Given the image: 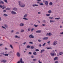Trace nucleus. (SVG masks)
Here are the masks:
<instances>
[{"mask_svg":"<svg viewBox=\"0 0 63 63\" xmlns=\"http://www.w3.org/2000/svg\"><path fill=\"white\" fill-rule=\"evenodd\" d=\"M18 3L19 6L21 7H25V4H23L21 1H18Z\"/></svg>","mask_w":63,"mask_h":63,"instance_id":"nucleus-1","label":"nucleus"},{"mask_svg":"<svg viewBox=\"0 0 63 63\" xmlns=\"http://www.w3.org/2000/svg\"><path fill=\"white\" fill-rule=\"evenodd\" d=\"M57 41H55L53 44V46H56L57 45Z\"/></svg>","mask_w":63,"mask_h":63,"instance_id":"nucleus-2","label":"nucleus"},{"mask_svg":"<svg viewBox=\"0 0 63 63\" xmlns=\"http://www.w3.org/2000/svg\"><path fill=\"white\" fill-rule=\"evenodd\" d=\"M52 35V34L51 32L47 33L46 34V36H50Z\"/></svg>","mask_w":63,"mask_h":63,"instance_id":"nucleus-3","label":"nucleus"},{"mask_svg":"<svg viewBox=\"0 0 63 63\" xmlns=\"http://www.w3.org/2000/svg\"><path fill=\"white\" fill-rule=\"evenodd\" d=\"M16 55L18 57H20V53L19 52H18L16 53Z\"/></svg>","mask_w":63,"mask_h":63,"instance_id":"nucleus-4","label":"nucleus"},{"mask_svg":"<svg viewBox=\"0 0 63 63\" xmlns=\"http://www.w3.org/2000/svg\"><path fill=\"white\" fill-rule=\"evenodd\" d=\"M29 37L30 38H34V36H33V35L32 34H31L29 36Z\"/></svg>","mask_w":63,"mask_h":63,"instance_id":"nucleus-5","label":"nucleus"},{"mask_svg":"<svg viewBox=\"0 0 63 63\" xmlns=\"http://www.w3.org/2000/svg\"><path fill=\"white\" fill-rule=\"evenodd\" d=\"M50 55L52 56H55V54L53 53H50Z\"/></svg>","mask_w":63,"mask_h":63,"instance_id":"nucleus-6","label":"nucleus"},{"mask_svg":"<svg viewBox=\"0 0 63 63\" xmlns=\"http://www.w3.org/2000/svg\"><path fill=\"white\" fill-rule=\"evenodd\" d=\"M11 14H13L14 15H16V13L14 11H12L11 12Z\"/></svg>","mask_w":63,"mask_h":63,"instance_id":"nucleus-7","label":"nucleus"},{"mask_svg":"<svg viewBox=\"0 0 63 63\" xmlns=\"http://www.w3.org/2000/svg\"><path fill=\"white\" fill-rule=\"evenodd\" d=\"M7 62V60H2L1 61V62H3V63H6Z\"/></svg>","mask_w":63,"mask_h":63,"instance_id":"nucleus-8","label":"nucleus"},{"mask_svg":"<svg viewBox=\"0 0 63 63\" xmlns=\"http://www.w3.org/2000/svg\"><path fill=\"white\" fill-rule=\"evenodd\" d=\"M41 32H42V31H41V30L37 31L36 32V33H41Z\"/></svg>","mask_w":63,"mask_h":63,"instance_id":"nucleus-9","label":"nucleus"},{"mask_svg":"<svg viewBox=\"0 0 63 63\" xmlns=\"http://www.w3.org/2000/svg\"><path fill=\"white\" fill-rule=\"evenodd\" d=\"M24 25V23H21L19 25L20 26H23Z\"/></svg>","mask_w":63,"mask_h":63,"instance_id":"nucleus-10","label":"nucleus"},{"mask_svg":"<svg viewBox=\"0 0 63 63\" xmlns=\"http://www.w3.org/2000/svg\"><path fill=\"white\" fill-rule=\"evenodd\" d=\"M20 62L21 63H24V62H22V58H21L20 60Z\"/></svg>","mask_w":63,"mask_h":63,"instance_id":"nucleus-11","label":"nucleus"},{"mask_svg":"<svg viewBox=\"0 0 63 63\" xmlns=\"http://www.w3.org/2000/svg\"><path fill=\"white\" fill-rule=\"evenodd\" d=\"M13 10H14V11H17V9L16 8H13Z\"/></svg>","mask_w":63,"mask_h":63,"instance_id":"nucleus-12","label":"nucleus"},{"mask_svg":"<svg viewBox=\"0 0 63 63\" xmlns=\"http://www.w3.org/2000/svg\"><path fill=\"white\" fill-rule=\"evenodd\" d=\"M45 4L46 5V6H48V1H45Z\"/></svg>","mask_w":63,"mask_h":63,"instance_id":"nucleus-13","label":"nucleus"},{"mask_svg":"<svg viewBox=\"0 0 63 63\" xmlns=\"http://www.w3.org/2000/svg\"><path fill=\"white\" fill-rule=\"evenodd\" d=\"M32 6L33 7H35V6L38 7V6L39 5L38 4H33Z\"/></svg>","mask_w":63,"mask_h":63,"instance_id":"nucleus-14","label":"nucleus"},{"mask_svg":"<svg viewBox=\"0 0 63 63\" xmlns=\"http://www.w3.org/2000/svg\"><path fill=\"white\" fill-rule=\"evenodd\" d=\"M48 39V37H45L43 38V39L44 40H47Z\"/></svg>","mask_w":63,"mask_h":63,"instance_id":"nucleus-15","label":"nucleus"},{"mask_svg":"<svg viewBox=\"0 0 63 63\" xmlns=\"http://www.w3.org/2000/svg\"><path fill=\"white\" fill-rule=\"evenodd\" d=\"M4 4V3L3 1L2 0L0 1V4Z\"/></svg>","mask_w":63,"mask_h":63,"instance_id":"nucleus-16","label":"nucleus"},{"mask_svg":"<svg viewBox=\"0 0 63 63\" xmlns=\"http://www.w3.org/2000/svg\"><path fill=\"white\" fill-rule=\"evenodd\" d=\"M56 59H57L58 60V57H55L54 58V61H55Z\"/></svg>","mask_w":63,"mask_h":63,"instance_id":"nucleus-17","label":"nucleus"},{"mask_svg":"<svg viewBox=\"0 0 63 63\" xmlns=\"http://www.w3.org/2000/svg\"><path fill=\"white\" fill-rule=\"evenodd\" d=\"M4 26L6 27V28H8V26L6 24H4Z\"/></svg>","mask_w":63,"mask_h":63,"instance_id":"nucleus-18","label":"nucleus"},{"mask_svg":"<svg viewBox=\"0 0 63 63\" xmlns=\"http://www.w3.org/2000/svg\"><path fill=\"white\" fill-rule=\"evenodd\" d=\"M27 16H28V14H25V15L24 16V17H26Z\"/></svg>","mask_w":63,"mask_h":63,"instance_id":"nucleus-19","label":"nucleus"},{"mask_svg":"<svg viewBox=\"0 0 63 63\" xmlns=\"http://www.w3.org/2000/svg\"><path fill=\"white\" fill-rule=\"evenodd\" d=\"M52 4H53V3L52 2H51L49 3V5L50 6H51V5H52Z\"/></svg>","mask_w":63,"mask_h":63,"instance_id":"nucleus-20","label":"nucleus"},{"mask_svg":"<svg viewBox=\"0 0 63 63\" xmlns=\"http://www.w3.org/2000/svg\"><path fill=\"white\" fill-rule=\"evenodd\" d=\"M54 18H53V17H49V19H53Z\"/></svg>","mask_w":63,"mask_h":63,"instance_id":"nucleus-21","label":"nucleus"},{"mask_svg":"<svg viewBox=\"0 0 63 63\" xmlns=\"http://www.w3.org/2000/svg\"><path fill=\"white\" fill-rule=\"evenodd\" d=\"M44 51H45V49H43L41 50L40 53H42L43 52H44Z\"/></svg>","mask_w":63,"mask_h":63,"instance_id":"nucleus-22","label":"nucleus"},{"mask_svg":"<svg viewBox=\"0 0 63 63\" xmlns=\"http://www.w3.org/2000/svg\"><path fill=\"white\" fill-rule=\"evenodd\" d=\"M24 32V30L23 29H21V32Z\"/></svg>","mask_w":63,"mask_h":63,"instance_id":"nucleus-23","label":"nucleus"},{"mask_svg":"<svg viewBox=\"0 0 63 63\" xmlns=\"http://www.w3.org/2000/svg\"><path fill=\"white\" fill-rule=\"evenodd\" d=\"M5 10H10V8H5Z\"/></svg>","mask_w":63,"mask_h":63,"instance_id":"nucleus-24","label":"nucleus"},{"mask_svg":"<svg viewBox=\"0 0 63 63\" xmlns=\"http://www.w3.org/2000/svg\"><path fill=\"white\" fill-rule=\"evenodd\" d=\"M59 55H61L63 54V52H60L59 53Z\"/></svg>","mask_w":63,"mask_h":63,"instance_id":"nucleus-25","label":"nucleus"},{"mask_svg":"<svg viewBox=\"0 0 63 63\" xmlns=\"http://www.w3.org/2000/svg\"><path fill=\"white\" fill-rule=\"evenodd\" d=\"M51 10H50L48 11V13H51Z\"/></svg>","mask_w":63,"mask_h":63,"instance_id":"nucleus-26","label":"nucleus"},{"mask_svg":"<svg viewBox=\"0 0 63 63\" xmlns=\"http://www.w3.org/2000/svg\"><path fill=\"white\" fill-rule=\"evenodd\" d=\"M10 47H11V48H12V49L13 48V46H12V45H10Z\"/></svg>","mask_w":63,"mask_h":63,"instance_id":"nucleus-27","label":"nucleus"},{"mask_svg":"<svg viewBox=\"0 0 63 63\" xmlns=\"http://www.w3.org/2000/svg\"><path fill=\"white\" fill-rule=\"evenodd\" d=\"M4 1L5 2V3H8V1H7V0H4Z\"/></svg>","mask_w":63,"mask_h":63,"instance_id":"nucleus-28","label":"nucleus"},{"mask_svg":"<svg viewBox=\"0 0 63 63\" xmlns=\"http://www.w3.org/2000/svg\"><path fill=\"white\" fill-rule=\"evenodd\" d=\"M34 48V47L33 46H32L31 47V49H33Z\"/></svg>","mask_w":63,"mask_h":63,"instance_id":"nucleus-29","label":"nucleus"},{"mask_svg":"<svg viewBox=\"0 0 63 63\" xmlns=\"http://www.w3.org/2000/svg\"><path fill=\"white\" fill-rule=\"evenodd\" d=\"M23 19L24 20H28V18H26L24 17L23 18Z\"/></svg>","mask_w":63,"mask_h":63,"instance_id":"nucleus-30","label":"nucleus"},{"mask_svg":"<svg viewBox=\"0 0 63 63\" xmlns=\"http://www.w3.org/2000/svg\"><path fill=\"white\" fill-rule=\"evenodd\" d=\"M33 54H34V55H37V53H36V52H35L33 53Z\"/></svg>","mask_w":63,"mask_h":63,"instance_id":"nucleus-31","label":"nucleus"},{"mask_svg":"<svg viewBox=\"0 0 63 63\" xmlns=\"http://www.w3.org/2000/svg\"><path fill=\"white\" fill-rule=\"evenodd\" d=\"M50 23L52 22H55V21H53V20H50Z\"/></svg>","mask_w":63,"mask_h":63,"instance_id":"nucleus-32","label":"nucleus"},{"mask_svg":"<svg viewBox=\"0 0 63 63\" xmlns=\"http://www.w3.org/2000/svg\"><path fill=\"white\" fill-rule=\"evenodd\" d=\"M3 55H5V56H8V55H9V54H4Z\"/></svg>","mask_w":63,"mask_h":63,"instance_id":"nucleus-33","label":"nucleus"},{"mask_svg":"<svg viewBox=\"0 0 63 63\" xmlns=\"http://www.w3.org/2000/svg\"><path fill=\"white\" fill-rule=\"evenodd\" d=\"M3 16H8V15L7 14H4L3 15Z\"/></svg>","mask_w":63,"mask_h":63,"instance_id":"nucleus-34","label":"nucleus"},{"mask_svg":"<svg viewBox=\"0 0 63 63\" xmlns=\"http://www.w3.org/2000/svg\"><path fill=\"white\" fill-rule=\"evenodd\" d=\"M38 46L40 47H42V45L41 44H39Z\"/></svg>","mask_w":63,"mask_h":63,"instance_id":"nucleus-35","label":"nucleus"},{"mask_svg":"<svg viewBox=\"0 0 63 63\" xmlns=\"http://www.w3.org/2000/svg\"><path fill=\"white\" fill-rule=\"evenodd\" d=\"M33 61H37V59H33Z\"/></svg>","mask_w":63,"mask_h":63,"instance_id":"nucleus-36","label":"nucleus"},{"mask_svg":"<svg viewBox=\"0 0 63 63\" xmlns=\"http://www.w3.org/2000/svg\"><path fill=\"white\" fill-rule=\"evenodd\" d=\"M34 31V28H32L31 30V32H33V31Z\"/></svg>","mask_w":63,"mask_h":63,"instance_id":"nucleus-37","label":"nucleus"},{"mask_svg":"<svg viewBox=\"0 0 63 63\" xmlns=\"http://www.w3.org/2000/svg\"><path fill=\"white\" fill-rule=\"evenodd\" d=\"M6 6H5V7L3 6V8H2V10H4V9L5 8H6Z\"/></svg>","mask_w":63,"mask_h":63,"instance_id":"nucleus-38","label":"nucleus"},{"mask_svg":"<svg viewBox=\"0 0 63 63\" xmlns=\"http://www.w3.org/2000/svg\"><path fill=\"white\" fill-rule=\"evenodd\" d=\"M46 16H50V15L49 14H47L46 15Z\"/></svg>","mask_w":63,"mask_h":63,"instance_id":"nucleus-39","label":"nucleus"},{"mask_svg":"<svg viewBox=\"0 0 63 63\" xmlns=\"http://www.w3.org/2000/svg\"><path fill=\"white\" fill-rule=\"evenodd\" d=\"M19 33V32H17L16 33V34H18Z\"/></svg>","mask_w":63,"mask_h":63,"instance_id":"nucleus-40","label":"nucleus"},{"mask_svg":"<svg viewBox=\"0 0 63 63\" xmlns=\"http://www.w3.org/2000/svg\"><path fill=\"white\" fill-rule=\"evenodd\" d=\"M47 49H52V48L50 47H48L47 48Z\"/></svg>","mask_w":63,"mask_h":63,"instance_id":"nucleus-41","label":"nucleus"},{"mask_svg":"<svg viewBox=\"0 0 63 63\" xmlns=\"http://www.w3.org/2000/svg\"><path fill=\"white\" fill-rule=\"evenodd\" d=\"M30 46H28L27 47V48H30Z\"/></svg>","mask_w":63,"mask_h":63,"instance_id":"nucleus-42","label":"nucleus"},{"mask_svg":"<svg viewBox=\"0 0 63 63\" xmlns=\"http://www.w3.org/2000/svg\"><path fill=\"white\" fill-rule=\"evenodd\" d=\"M34 26H35V27H37L38 26V25H34Z\"/></svg>","mask_w":63,"mask_h":63,"instance_id":"nucleus-43","label":"nucleus"},{"mask_svg":"<svg viewBox=\"0 0 63 63\" xmlns=\"http://www.w3.org/2000/svg\"><path fill=\"white\" fill-rule=\"evenodd\" d=\"M29 44H33V43L32 42H29Z\"/></svg>","mask_w":63,"mask_h":63,"instance_id":"nucleus-44","label":"nucleus"},{"mask_svg":"<svg viewBox=\"0 0 63 63\" xmlns=\"http://www.w3.org/2000/svg\"><path fill=\"white\" fill-rule=\"evenodd\" d=\"M35 51H39V50L36 49L35 50Z\"/></svg>","mask_w":63,"mask_h":63,"instance_id":"nucleus-45","label":"nucleus"},{"mask_svg":"<svg viewBox=\"0 0 63 63\" xmlns=\"http://www.w3.org/2000/svg\"><path fill=\"white\" fill-rule=\"evenodd\" d=\"M46 44L45 43H44V44L42 45V46H45V45H46Z\"/></svg>","mask_w":63,"mask_h":63,"instance_id":"nucleus-46","label":"nucleus"},{"mask_svg":"<svg viewBox=\"0 0 63 63\" xmlns=\"http://www.w3.org/2000/svg\"><path fill=\"white\" fill-rule=\"evenodd\" d=\"M0 8H3V6L2 5H0Z\"/></svg>","mask_w":63,"mask_h":63,"instance_id":"nucleus-47","label":"nucleus"},{"mask_svg":"<svg viewBox=\"0 0 63 63\" xmlns=\"http://www.w3.org/2000/svg\"><path fill=\"white\" fill-rule=\"evenodd\" d=\"M30 31V29L29 28L28 30V31Z\"/></svg>","mask_w":63,"mask_h":63,"instance_id":"nucleus-48","label":"nucleus"},{"mask_svg":"<svg viewBox=\"0 0 63 63\" xmlns=\"http://www.w3.org/2000/svg\"><path fill=\"white\" fill-rule=\"evenodd\" d=\"M39 5H44V4L43 3H39Z\"/></svg>","mask_w":63,"mask_h":63,"instance_id":"nucleus-49","label":"nucleus"},{"mask_svg":"<svg viewBox=\"0 0 63 63\" xmlns=\"http://www.w3.org/2000/svg\"><path fill=\"white\" fill-rule=\"evenodd\" d=\"M15 38H17L18 37V36L17 35H15Z\"/></svg>","mask_w":63,"mask_h":63,"instance_id":"nucleus-50","label":"nucleus"},{"mask_svg":"<svg viewBox=\"0 0 63 63\" xmlns=\"http://www.w3.org/2000/svg\"><path fill=\"white\" fill-rule=\"evenodd\" d=\"M2 27L3 28H4V29H6V28L5 27H4L3 26H2Z\"/></svg>","mask_w":63,"mask_h":63,"instance_id":"nucleus-51","label":"nucleus"},{"mask_svg":"<svg viewBox=\"0 0 63 63\" xmlns=\"http://www.w3.org/2000/svg\"><path fill=\"white\" fill-rule=\"evenodd\" d=\"M32 54V52H29V54Z\"/></svg>","mask_w":63,"mask_h":63,"instance_id":"nucleus-52","label":"nucleus"},{"mask_svg":"<svg viewBox=\"0 0 63 63\" xmlns=\"http://www.w3.org/2000/svg\"><path fill=\"white\" fill-rule=\"evenodd\" d=\"M38 42H41V40L40 39H38Z\"/></svg>","mask_w":63,"mask_h":63,"instance_id":"nucleus-53","label":"nucleus"},{"mask_svg":"<svg viewBox=\"0 0 63 63\" xmlns=\"http://www.w3.org/2000/svg\"><path fill=\"white\" fill-rule=\"evenodd\" d=\"M55 63H58V62L57 61H56L55 62Z\"/></svg>","mask_w":63,"mask_h":63,"instance_id":"nucleus-54","label":"nucleus"},{"mask_svg":"<svg viewBox=\"0 0 63 63\" xmlns=\"http://www.w3.org/2000/svg\"><path fill=\"white\" fill-rule=\"evenodd\" d=\"M38 62L39 63H42V62H40V60H39L38 61Z\"/></svg>","mask_w":63,"mask_h":63,"instance_id":"nucleus-55","label":"nucleus"},{"mask_svg":"<svg viewBox=\"0 0 63 63\" xmlns=\"http://www.w3.org/2000/svg\"><path fill=\"white\" fill-rule=\"evenodd\" d=\"M6 12V11L5 10H4L3 11V12L4 13H5Z\"/></svg>","mask_w":63,"mask_h":63,"instance_id":"nucleus-56","label":"nucleus"},{"mask_svg":"<svg viewBox=\"0 0 63 63\" xmlns=\"http://www.w3.org/2000/svg\"><path fill=\"white\" fill-rule=\"evenodd\" d=\"M14 31V30H12L11 31V33H13Z\"/></svg>","mask_w":63,"mask_h":63,"instance_id":"nucleus-57","label":"nucleus"},{"mask_svg":"<svg viewBox=\"0 0 63 63\" xmlns=\"http://www.w3.org/2000/svg\"><path fill=\"white\" fill-rule=\"evenodd\" d=\"M47 43L48 44H49V43H50V41H49L48 42H47Z\"/></svg>","mask_w":63,"mask_h":63,"instance_id":"nucleus-58","label":"nucleus"},{"mask_svg":"<svg viewBox=\"0 0 63 63\" xmlns=\"http://www.w3.org/2000/svg\"><path fill=\"white\" fill-rule=\"evenodd\" d=\"M31 57L32 58H34V56L33 55Z\"/></svg>","mask_w":63,"mask_h":63,"instance_id":"nucleus-59","label":"nucleus"},{"mask_svg":"<svg viewBox=\"0 0 63 63\" xmlns=\"http://www.w3.org/2000/svg\"><path fill=\"white\" fill-rule=\"evenodd\" d=\"M13 53V52L12 51H11L10 52V53Z\"/></svg>","mask_w":63,"mask_h":63,"instance_id":"nucleus-60","label":"nucleus"},{"mask_svg":"<svg viewBox=\"0 0 63 63\" xmlns=\"http://www.w3.org/2000/svg\"><path fill=\"white\" fill-rule=\"evenodd\" d=\"M42 25H43V26H45V24H43Z\"/></svg>","mask_w":63,"mask_h":63,"instance_id":"nucleus-61","label":"nucleus"},{"mask_svg":"<svg viewBox=\"0 0 63 63\" xmlns=\"http://www.w3.org/2000/svg\"><path fill=\"white\" fill-rule=\"evenodd\" d=\"M60 34H62V35H63V32L62 33H60Z\"/></svg>","mask_w":63,"mask_h":63,"instance_id":"nucleus-62","label":"nucleus"},{"mask_svg":"<svg viewBox=\"0 0 63 63\" xmlns=\"http://www.w3.org/2000/svg\"><path fill=\"white\" fill-rule=\"evenodd\" d=\"M26 42H24L23 43V45H25V44H26Z\"/></svg>","mask_w":63,"mask_h":63,"instance_id":"nucleus-63","label":"nucleus"},{"mask_svg":"<svg viewBox=\"0 0 63 63\" xmlns=\"http://www.w3.org/2000/svg\"><path fill=\"white\" fill-rule=\"evenodd\" d=\"M43 22H46V21L45 20H43Z\"/></svg>","mask_w":63,"mask_h":63,"instance_id":"nucleus-64","label":"nucleus"}]
</instances>
